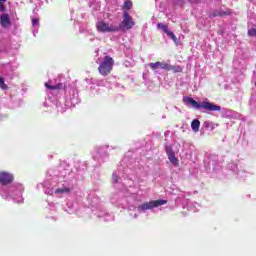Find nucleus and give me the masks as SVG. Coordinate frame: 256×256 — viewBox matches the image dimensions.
<instances>
[{
  "instance_id": "obj_1",
  "label": "nucleus",
  "mask_w": 256,
  "mask_h": 256,
  "mask_svg": "<svg viewBox=\"0 0 256 256\" xmlns=\"http://www.w3.org/2000/svg\"><path fill=\"white\" fill-rule=\"evenodd\" d=\"M184 103H188L189 105H192L194 109H204V111H221V106L213 103V102H197L192 97L184 98Z\"/></svg>"
},
{
  "instance_id": "obj_2",
  "label": "nucleus",
  "mask_w": 256,
  "mask_h": 256,
  "mask_svg": "<svg viewBox=\"0 0 256 256\" xmlns=\"http://www.w3.org/2000/svg\"><path fill=\"white\" fill-rule=\"evenodd\" d=\"M113 65H115V60L111 56H105L98 67L100 75L107 77L113 71Z\"/></svg>"
},
{
  "instance_id": "obj_3",
  "label": "nucleus",
  "mask_w": 256,
  "mask_h": 256,
  "mask_svg": "<svg viewBox=\"0 0 256 256\" xmlns=\"http://www.w3.org/2000/svg\"><path fill=\"white\" fill-rule=\"evenodd\" d=\"M135 27V21L133 20V17L129 15V12L124 11L123 12V20L119 24V26H116V29L118 31H129Z\"/></svg>"
},
{
  "instance_id": "obj_4",
  "label": "nucleus",
  "mask_w": 256,
  "mask_h": 256,
  "mask_svg": "<svg viewBox=\"0 0 256 256\" xmlns=\"http://www.w3.org/2000/svg\"><path fill=\"white\" fill-rule=\"evenodd\" d=\"M96 29L99 33H118L119 28L117 26H113L103 20L97 22Z\"/></svg>"
},
{
  "instance_id": "obj_5",
  "label": "nucleus",
  "mask_w": 256,
  "mask_h": 256,
  "mask_svg": "<svg viewBox=\"0 0 256 256\" xmlns=\"http://www.w3.org/2000/svg\"><path fill=\"white\" fill-rule=\"evenodd\" d=\"M161 205H167V200H154L145 202L138 206V211H147L149 209H153L154 207H161Z\"/></svg>"
},
{
  "instance_id": "obj_6",
  "label": "nucleus",
  "mask_w": 256,
  "mask_h": 256,
  "mask_svg": "<svg viewBox=\"0 0 256 256\" xmlns=\"http://www.w3.org/2000/svg\"><path fill=\"white\" fill-rule=\"evenodd\" d=\"M148 65L152 71H155L157 69H164L165 71H171V69H173V67L169 66V64L165 62H160V61L155 63H149Z\"/></svg>"
},
{
  "instance_id": "obj_7",
  "label": "nucleus",
  "mask_w": 256,
  "mask_h": 256,
  "mask_svg": "<svg viewBox=\"0 0 256 256\" xmlns=\"http://www.w3.org/2000/svg\"><path fill=\"white\" fill-rule=\"evenodd\" d=\"M166 154L172 165H179V159L175 157V152L173 151V148L171 146H166Z\"/></svg>"
},
{
  "instance_id": "obj_8",
  "label": "nucleus",
  "mask_w": 256,
  "mask_h": 256,
  "mask_svg": "<svg viewBox=\"0 0 256 256\" xmlns=\"http://www.w3.org/2000/svg\"><path fill=\"white\" fill-rule=\"evenodd\" d=\"M0 183L1 185H9V183H13V175L8 172H0Z\"/></svg>"
},
{
  "instance_id": "obj_9",
  "label": "nucleus",
  "mask_w": 256,
  "mask_h": 256,
  "mask_svg": "<svg viewBox=\"0 0 256 256\" xmlns=\"http://www.w3.org/2000/svg\"><path fill=\"white\" fill-rule=\"evenodd\" d=\"M0 25L3 29H7V27L11 25V18L9 17V14H1Z\"/></svg>"
},
{
  "instance_id": "obj_10",
  "label": "nucleus",
  "mask_w": 256,
  "mask_h": 256,
  "mask_svg": "<svg viewBox=\"0 0 256 256\" xmlns=\"http://www.w3.org/2000/svg\"><path fill=\"white\" fill-rule=\"evenodd\" d=\"M46 89H50L51 91H61L63 89L64 91L67 89V85L63 83H58L56 85H49L48 83H45Z\"/></svg>"
},
{
  "instance_id": "obj_11",
  "label": "nucleus",
  "mask_w": 256,
  "mask_h": 256,
  "mask_svg": "<svg viewBox=\"0 0 256 256\" xmlns=\"http://www.w3.org/2000/svg\"><path fill=\"white\" fill-rule=\"evenodd\" d=\"M201 127V122L198 119H194L191 122V128L194 133H199V128Z\"/></svg>"
},
{
  "instance_id": "obj_12",
  "label": "nucleus",
  "mask_w": 256,
  "mask_h": 256,
  "mask_svg": "<svg viewBox=\"0 0 256 256\" xmlns=\"http://www.w3.org/2000/svg\"><path fill=\"white\" fill-rule=\"evenodd\" d=\"M122 9H126L127 11L133 9V2L131 0H126L122 6Z\"/></svg>"
},
{
  "instance_id": "obj_13",
  "label": "nucleus",
  "mask_w": 256,
  "mask_h": 256,
  "mask_svg": "<svg viewBox=\"0 0 256 256\" xmlns=\"http://www.w3.org/2000/svg\"><path fill=\"white\" fill-rule=\"evenodd\" d=\"M220 13H221V17H229V16L233 15V10H231V9H226V10L220 9Z\"/></svg>"
},
{
  "instance_id": "obj_14",
  "label": "nucleus",
  "mask_w": 256,
  "mask_h": 256,
  "mask_svg": "<svg viewBox=\"0 0 256 256\" xmlns=\"http://www.w3.org/2000/svg\"><path fill=\"white\" fill-rule=\"evenodd\" d=\"M56 195H59L61 193H71V188H58L55 190Z\"/></svg>"
},
{
  "instance_id": "obj_15",
  "label": "nucleus",
  "mask_w": 256,
  "mask_h": 256,
  "mask_svg": "<svg viewBox=\"0 0 256 256\" xmlns=\"http://www.w3.org/2000/svg\"><path fill=\"white\" fill-rule=\"evenodd\" d=\"M158 29H161L164 33H167L169 31V26L167 24L158 23L157 24Z\"/></svg>"
},
{
  "instance_id": "obj_16",
  "label": "nucleus",
  "mask_w": 256,
  "mask_h": 256,
  "mask_svg": "<svg viewBox=\"0 0 256 256\" xmlns=\"http://www.w3.org/2000/svg\"><path fill=\"white\" fill-rule=\"evenodd\" d=\"M0 89H4V90L9 89V87L7 86V84H5V80H4L3 77H1V76H0Z\"/></svg>"
},
{
  "instance_id": "obj_17",
  "label": "nucleus",
  "mask_w": 256,
  "mask_h": 256,
  "mask_svg": "<svg viewBox=\"0 0 256 256\" xmlns=\"http://www.w3.org/2000/svg\"><path fill=\"white\" fill-rule=\"evenodd\" d=\"M166 35L168 36V37H170V39H172V41H177V36H175V34L172 32V31H167L166 32Z\"/></svg>"
},
{
  "instance_id": "obj_18",
  "label": "nucleus",
  "mask_w": 256,
  "mask_h": 256,
  "mask_svg": "<svg viewBox=\"0 0 256 256\" xmlns=\"http://www.w3.org/2000/svg\"><path fill=\"white\" fill-rule=\"evenodd\" d=\"M248 37H256V29L255 28L248 30Z\"/></svg>"
},
{
  "instance_id": "obj_19",
  "label": "nucleus",
  "mask_w": 256,
  "mask_h": 256,
  "mask_svg": "<svg viewBox=\"0 0 256 256\" xmlns=\"http://www.w3.org/2000/svg\"><path fill=\"white\" fill-rule=\"evenodd\" d=\"M211 17H221V10H214Z\"/></svg>"
},
{
  "instance_id": "obj_20",
  "label": "nucleus",
  "mask_w": 256,
  "mask_h": 256,
  "mask_svg": "<svg viewBox=\"0 0 256 256\" xmlns=\"http://www.w3.org/2000/svg\"><path fill=\"white\" fill-rule=\"evenodd\" d=\"M112 179H113L114 183H118V181H119V176H117L116 174H113V175H112Z\"/></svg>"
},
{
  "instance_id": "obj_21",
  "label": "nucleus",
  "mask_w": 256,
  "mask_h": 256,
  "mask_svg": "<svg viewBox=\"0 0 256 256\" xmlns=\"http://www.w3.org/2000/svg\"><path fill=\"white\" fill-rule=\"evenodd\" d=\"M5 2H0V12L5 11V4H3Z\"/></svg>"
},
{
  "instance_id": "obj_22",
  "label": "nucleus",
  "mask_w": 256,
  "mask_h": 256,
  "mask_svg": "<svg viewBox=\"0 0 256 256\" xmlns=\"http://www.w3.org/2000/svg\"><path fill=\"white\" fill-rule=\"evenodd\" d=\"M32 25H34V26L39 25V19L34 18V19L32 20Z\"/></svg>"
},
{
  "instance_id": "obj_23",
  "label": "nucleus",
  "mask_w": 256,
  "mask_h": 256,
  "mask_svg": "<svg viewBox=\"0 0 256 256\" xmlns=\"http://www.w3.org/2000/svg\"><path fill=\"white\" fill-rule=\"evenodd\" d=\"M175 1H176V3L181 5V7H183V5H185V0H175Z\"/></svg>"
},
{
  "instance_id": "obj_24",
  "label": "nucleus",
  "mask_w": 256,
  "mask_h": 256,
  "mask_svg": "<svg viewBox=\"0 0 256 256\" xmlns=\"http://www.w3.org/2000/svg\"><path fill=\"white\" fill-rule=\"evenodd\" d=\"M205 127H209L210 123L209 122H204Z\"/></svg>"
},
{
  "instance_id": "obj_25",
  "label": "nucleus",
  "mask_w": 256,
  "mask_h": 256,
  "mask_svg": "<svg viewBox=\"0 0 256 256\" xmlns=\"http://www.w3.org/2000/svg\"><path fill=\"white\" fill-rule=\"evenodd\" d=\"M0 3H7V0H0Z\"/></svg>"
},
{
  "instance_id": "obj_26",
  "label": "nucleus",
  "mask_w": 256,
  "mask_h": 256,
  "mask_svg": "<svg viewBox=\"0 0 256 256\" xmlns=\"http://www.w3.org/2000/svg\"><path fill=\"white\" fill-rule=\"evenodd\" d=\"M190 2H193L194 0H189Z\"/></svg>"
}]
</instances>
